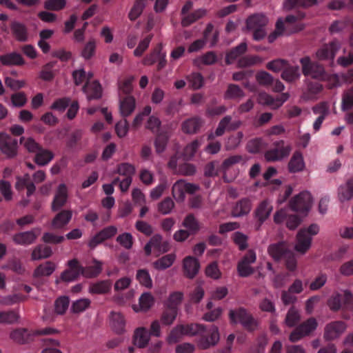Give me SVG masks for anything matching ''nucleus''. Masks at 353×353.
<instances>
[{"instance_id":"3","label":"nucleus","mask_w":353,"mask_h":353,"mask_svg":"<svg viewBox=\"0 0 353 353\" xmlns=\"http://www.w3.org/2000/svg\"><path fill=\"white\" fill-rule=\"evenodd\" d=\"M268 23L267 17L260 13L250 16L246 20V27L253 32L255 41L263 39L266 35L265 26Z\"/></svg>"},{"instance_id":"21","label":"nucleus","mask_w":353,"mask_h":353,"mask_svg":"<svg viewBox=\"0 0 353 353\" xmlns=\"http://www.w3.org/2000/svg\"><path fill=\"white\" fill-rule=\"evenodd\" d=\"M268 251L274 261H279L283 259L287 255V252L290 250L288 248L285 243L279 242L270 245Z\"/></svg>"},{"instance_id":"60","label":"nucleus","mask_w":353,"mask_h":353,"mask_svg":"<svg viewBox=\"0 0 353 353\" xmlns=\"http://www.w3.org/2000/svg\"><path fill=\"white\" fill-rule=\"evenodd\" d=\"M70 300L68 296L59 297L54 303L55 312L58 314H63L68 308Z\"/></svg>"},{"instance_id":"43","label":"nucleus","mask_w":353,"mask_h":353,"mask_svg":"<svg viewBox=\"0 0 353 353\" xmlns=\"http://www.w3.org/2000/svg\"><path fill=\"white\" fill-rule=\"evenodd\" d=\"M266 148V143L261 138H255L247 143V150L252 154H256L262 152Z\"/></svg>"},{"instance_id":"23","label":"nucleus","mask_w":353,"mask_h":353,"mask_svg":"<svg viewBox=\"0 0 353 353\" xmlns=\"http://www.w3.org/2000/svg\"><path fill=\"white\" fill-rule=\"evenodd\" d=\"M251 208V201L248 198H243L235 203L232 210V214L234 217H241L248 214Z\"/></svg>"},{"instance_id":"37","label":"nucleus","mask_w":353,"mask_h":353,"mask_svg":"<svg viewBox=\"0 0 353 353\" xmlns=\"http://www.w3.org/2000/svg\"><path fill=\"white\" fill-rule=\"evenodd\" d=\"M112 287V283L109 280L100 281L92 284L90 286L89 291L92 294H106L110 292Z\"/></svg>"},{"instance_id":"46","label":"nucleus","mask_w":353,"mask_h":353,"mask_svg":"<svg viewBox=\"0 0 353 353\" xmlns=\"http://www.w3.org/2000/svg\"><path fill=\"white\" fill-rule=\"evenodd\" d=\"M145 5L146 3L145 0H136L128 14L129 19L133 21L139 17L142 14Z\"/></svg>"},{"instance_id":"2","label":"nucleus","mask_w":353,"mask_h":353,"mask_svg":"<svg viewBox=\"0 0 353 353\" xmlns=\"http://www.w3.org/2000/svg\"><path fill=\"white\" fill-rule=\"evenodd\" d=\"M319 230L316 224H311L307 228H301L296 234L295 250L305 254L311 247L312 237L318 234Z\"/></svg>"},{"instance_id":"29","label":"nucleus","mask_w":353,"mask_h":353,"mask_svg":"<svg viewBox=\"0 0 353 353\" xmlns=\"http://www.w3.org/2000/svg\"><path fill=\"white\" fill-rule=\"evenodd\" d=\"M135 99L132 96H127L120 101L119 110L123 117L130 115L135 109Z\"/></svg>"},{"instance_id":"59","label":"nucleus","mask_w":353,"mask_h":353,"mask_svg":"<svg viewBox=\"0 0 353 353\" xmlns=\"http://www.w3.org/2000/svg\"><path fill=\"white\" fill-rule=\"evenodd\" d=\"M300 321V314L299 312L292 307L288 312L285 322L288 327L295 326Z\"/></svg>"},{"instance_id":"22","label":"nucleus","mask_w":353,"mask_h":353,"mask_svg":"<svg viewBox=\"0 0 353 353\" xmlns=\"http://www.w3.org/2000/svg\"><path fill=\"white\" fill-rule=\"evenodd\" d=\"M82 90L86 94L88 100L98 99L101 98L102 94L101 84L97 81L86 82Z\"/></svg>"},{"instance_id":"25","label":"nucleus","mask_w":353,"mask_h":353,"mask_svg":"<svg viewBox=\"0 0 353 353\" xmlns=\"http://www.w3.org/2000/svg\"><path fill=\"white\" fill-rule=\"evenodd\" d=\"M347 78L350 81H353V68L348 70ZM341 108L343 111L349 110L353 108V86L343 94Z\"/></svg>"},{"instance_id":"58","label":"nucleus","mask_w":353,"mask_h":353,"mask_svg":"<svg viewBox=\"0 0 353 353\" xmlns=\"http://www.w3.org/2000/svg\"><path fill=\"white\" fill-rule=\"evenodd\" d=\"M172 193L177 201H183L185 199L183 180H178L172 186Z\"/></svg>"},{"instance_id":"30","label":"nucleus","mask_w":353,"mask_h":353,"mask_svg":"<svg viewBox=\"0 0 353 353\" xmlns=\"http://www.w3.org/2000/svg\"><path fill=\"white\" fill-rule=\"evenodd\" d=\"M93 265L88 267H83L81 265L82 271L81 275L86 278H94L99 275L102 271V262L97 259L93 260Z\"/></svg>"},{"instance_id":"1","label":"nucleus","mask_w":353,"mask_h":353,"mask_svg":"<svg viewBox=\"0 0 353 353\" xmlns=\"http://www.w3.org/2000/svg\"><path fill=\"white\" fill-rule=\"evenodd\" d=\"M58 333V331L52 327H45L36 330H29L26 328H17L10 333V338L15 343L26 344L32 342L34 337L39 335H50Z\"/></svg>"},{"instance_id":"11","label":"nucleus","mask_w":353,"mask_h":353,"mask_svg":"<svg viewBox=\"0 0 353 353\" xmlns=\"http://www.w3.org/2000/svg\"><path fill=\"white\" fill-rule=\"evenodd\" d=\"M18 141L6 132H0V150L8 159L17 154Z\"/></svg>"},{"instance_id":"64","label":"nucleus","mask_w":353,"mask_h":353,"mask_svg":"<svg viewBox=\"0 0 353 353\" xmlns=\"http://www.w3.org/2000/svg\"><path fill=\"white\" fill-rule=\"evenodd\" d=\"M90 300L88 299H80L73 302L71 310L74 313H80L85 311L90 305Z\"/></svg>"},{"instance_id":"34","label":"nucleus","mask_w":353,"mask_h":353,"mask_svg":"<svg viewBox=\"0 0 353 353\" xmlns=\"http://www.w3.org/2000/svg\"><path fill=\"white\" fill-rule=\"evenodd\" d=\"M53 158L54 154L51 151L41 148L35 154L34 161L39 166H44L48 164Z\"/></svg>"},{"instance_id":"15","label":"nucleus","mask_w":353,"mask_h":353,"mask_svg":"<svg viewBox=\"0 0 353 353\" xmlns=\"http://www.w3.org/2000/svg\"><path fill=\"white\" fill-rule=\"evenodd\" d=\"M41 232L39 228H33L30 231L21 232L15 234L12 236V241L15 244L20 245H28L35 242Z\"/></svg>"},{"instance_id":"36","label":"nucleus","mask_w":353,"mask_h":353,"mask_svg":"<svg viewBox=\"0 0 353 353\" xmlns=\"http://www.w3.org/2000/svg\"><path fill=\"white\" fill-rule=\"evenodd\" d=\"M244 96V91L238 85L230 83L224 94V99L240 100Z\"/></svg>"},{"instance_id":"56","label":"nucleus","mask_w":353,"mask_h":353,"mask_svg":"<svg viewBox=\"0 0 353 353\" xmlns=\"http://www.w3.org/2000/svg\"><path fill=\"white\" fill-rule=\"evenodd\" d=\"M185 336H200L204 332L205 326L201 324L190 323L183 325Z\"/></svg>"},{"instance_id":"20","label":"nucleus","mask_w":353,"mask_h":353,"mask_svg":"<svg viewBox=\"0 0 353 353\" xmlns=\"http://www.w3.org/2000/svg\"><path fill=\"white\" fill-rule=\"evenodd\" d=\"M203 121L199 117H193L185 120L181 124V130L185 134H196L202 126Z\"/></svg>"},{"instance_id":"57","label":"nucleus","mask_w":353,"mask_h":353,"mask_svg":"<svg viewBox=\"0 0 353 353\" xmlns=\"http://www.w3.org/2000/svg\"><path fill=\"white\" fill-rule=\"evenodd\" d=\"M43 342L46 345V347L42 350L41 353H63L61 350L57 348L60 345V343L58 340L46 338L43 339Z\"/></svg>"},{"instance_id":"48","label":"nucleus","mask_w":353,"mask_h":353,"mask_svg":"<svg viewBox=\"0 0 353 353\" xmlns=\"http://www.w3.org/2000/svg\"><path fill=\"white\" fill-rule=\"evenodd\" d=\"M183 336H185L183 325H177L170 331L167 341L169 343H176Z\"/></svg>"},{"instance_id":"7","label":"nucleus","mask_w":353,"mask_h":353,"mask_svg":"<svg viewBox=\"0 0 353 353\" xmlns=\"http://www.w3.org/2000/svg\"><path fill=\"white\" fill-rule=\"evenodd\" d=\"M272 146V148L267 150L265 153L264 156L267 161H280L288 157L291 151L290 145H285L283 140L274 141Z\"/></svg>"},{"instance_id":"12","label":"nucleus","mask_w":353,"mask_h":353,"mask_svg":"<svg viewBox=\"0 0 353 353\" xmlns=\"http://www.w3.org/2000/svg\"><path fill=\"white\" fill-rule=\"evenodd\" d=\"M67 265L68 268L61 274L59 279L57 280V283L59 281L65 283L74 281L81 275V265L77 259L68 261Z\"/></svg>"},{"instance_id":"63","label":"nucleus","mask_w":353,"mask_h":353,"mask_svg":"<svg viewBox=\"0 0 353 353\" xmlns=\"http://www.w3.org/2000/svg\"><path fill=\"white\" fill-rule=\"evenodd\" d=\"M256 81L261 85L269 86L272 85L274 79L272 76L263 70L259 71L256 74Z\"/></svg>"},{"instance_id":"44","label":"nucleus","mask_w":353,"mask_h":353,"mask_svg":"<svg viewBox=\"0 0 353 353\" xmlns=\"http://www.w3.org/2000/svg\"><path fill=\"white\" fill-rule=\"evenodd\" d=\"M206 13V11L203 9H199L193 12L185 15L181 20V25L183 27H188L192 23L202 18Z\"/></svg>"},{"instance_id":"45","label":"nucleus","mask_w":353,"mask_h":353,"mask_svg":"<svg viewBox=\"0 0 353 353\" xmlns=\"http://www.w3.org/2000/svg\"><path fill=\"white\" fill-rule=\"evenodd\" d=\"M177 314L178 310L173 309L165 305V308L161 316V323L165 325H172L176 319Z\"/></svg>"},{"instance_id":"61","label":"nucleus","mask_w":353,"mask_h":353,"mask_svg":"<svg viewBox=\"0 0 353 353\" xmlns=\"http://www.w3.org/2000/svg\"><path fill=\"white\" fill-rule=\"evenodd\" d=\"M183 298V293L180 292H174L170 295L165 305L173 309L179 310L178 307L181 303Z\"/></svg>"},{"instance_id":"17","label":"nucleus","mask_w":353,"mask_h":353,"mask_svg":"<svg viewBox=\"0 0 353 353\" xmlns=\"http://www.w3.org/2000/svg\"><path fill=\"white\" fill-rule=\"evenodd\" d=\"M68 188L65 184L61 183L55 192L52 202L51 210L52 212H57L63 208L68 201Z\"/></svg>"},{"instance_id":"18","label":"nucleus","mask_w":353,"mask_h":353,"mask_svg":"<svg viewBox=\"0 0 353 353\" xmlns=\"http://www.w3.org/2000/svg\"><path fill=\"white\" fill-rule=\"evenodd\" d=\"M199 261L195 257L188 256L183 259V270L186 277L193 279L199 272Z\"/></svg>"},{"instance_id":"32","label":"nucleus","mask_w":353,"mask_h":353,"mask_svg":"<svg viewBox=\"0 0 353 353\" xmlns=\"http://www.w3.org/2000/svg\"><path fill=\"white\" fill-rule=\"evenodd\" d=\"M110 323L115 332L121 334L124 332L125 321L123 316L120 312H111Z\"/></svg>"},{"instance_id":"10","label":"nucleus","mask_w":353,"mask_h":353,"mask_svg":"<svg viewBox=\"0 0 353 353\" xmlns=\"http://www.w3.org/2000/svg\"><path fill=\"white\" fill-rule=\"evenodd\" d=\"M316 320L313 318H309L305 321L297 326L290 334L289 339L292 342H296L305 336L309 335L317 327Z\"/></svg>"},{"instance_id":"26","label":"nucleus","mask_w":353,"mask_h":353,"mask_svg":"<svg viewBox=\"0 0 353 353\" xmlns=\"http://www.w3.org/2000/svg\"><path fill=\"white\" fill-rule=\"evenodd\" d=\"M0 61L3 65H22L25 63L23 57L17 52L1 55Z\"/></svg>"},{"instance_id":"39","label":"nucleus","mask_w":353,"mask_h":353,"mask_svg":"<svg viewBox=\"0 0 353 353\" xmlns=\"http://www.w3.org/2000/svg\"><path fill=\"white\" fill-rule=\"evenodd\" d=\"M300 77L299 67L288 64L281 74V78L287 82H292Z\"/></svg>"},{"instance_id":"16","label":"nucleus","mask_w":353,"mask_h":353,"mask_svg":"<svg viewBox=\"0 0 353 353\" xmlns=\"http://www.w3.org/2000/svg\"><path fill=\"white\" fill-rule=\"evenodd\" d=\"M346 325L341 321H333L325 327L324 338L327 341H332L338 338L345 330Z\"/></svg>"},{"instance_id":"28","label":"nucleus","mask_w":353,"mask_h":353,"mask_svg":"<svg viewBox=\"0 0 353 353\" xmlns=\"http://www.w3.org/2000/svg\"><path fill=\"white\" fill-rule=\"evenodd\" d=\"M182 226L186 228L192 235H195L201 230V225L193 214H188L182 222Z\"/></svg>"},{"instance_id":"49","label":"nucleus","mask_w":353,"mask_h":353,"mask_svg":"<svg viewBox=\"0 0 353 353\" xmlns=\"http://www.w3.org/2000/svg\"><path fill=\"white\" fill-rule=\"evenodd\" d=\"M56 63L57 61H50L44 65L39 74L40 78L47 81H52L55 75L53 68H54Z\"/></svg>"},{"instance_id":"27","label":"nucleus","mask_w":353,"mask_h":353,"mask_svg":"<svg viewBox=\"0 0 353 353\" xmlns=\"http://www.w3.org/2000/svg\"><path fill=\"white\" fill-rule=\"evenodd\" d=\"M305 168V163L302 154L300 152H295L291 157L288 169L292 173H296L302 171Z\"/></svg>"},{"instance_id":"42","label":"nucleus","mask_w":353,"mask_h":353,"mask_svg":"<svg viewBox=\"0 0 353 353\" xmlns=\"http://www.w3.org/2000/svg\"><path fill=\"white\" fill-rule=\"evenodd\" d=\"M55 264L52 261H46L39 265L34 270V275L35 276H50L55 270Z\"/></svg>"},{"instance_id":"50","label":"nucleus","mask_w":353,"mask_h":353,"mask_svg":"<svg viewBox=\"0 0 353 353\" xmlns=\"http://www.w3.org/2000/svg\"><path fill=\"white\" fill-rule=\"evenodd\" d=\"M116 173L124 176L125 178H132L135 173V168L129 163H121L117 165Z\"/></svg>"},{"instance_id":"55","label":"nucleus","mask_w":353,"mask_h":353,"mask_svg":"<svg viewBox=\"0 0 353 353\" xmlns=\"http://www.w3.org/2000/svg\"><path fill=\"white\" fill-rule=\"evenodd\" d=\"M168 141V136L165 132L159 133L154 140V147L158 154L163 152Z\"/></svg>"},{"instance_id":"40","label":"nucleus","mask_w":353,"mask_h":353,"mask_svg":"<svg viewBox=\"0 0 353 353\" xmlns=\"http://www.w3.org/2000/svg\"><path fill=\"white\" fill-rule=\"evenodd\" d=\"M52 254V251L50 247L43 245H39L33 250L31 257L34 261L40 260L50 257Z\"/></svg>"},{"instance_id":"24","label":"nucleus","mask_w":353,"mask_h":353,"mask_svg":"<svg viewBox=\"0 0 353 353\" xmlns=\"http://www.w3.org/2000/svg\"><path fill=\"white\" fill-rule=\"evenodd\" d=\"M72 216L71 210H63L55 215L52 221V226L55 229H61L70 222Z\"/></svg>"},{"instance_id":"33","label":"nucleus","mask_w":353,"mask_h":353,"mask_svg":"<svg viewBox=\"0 0 353 353\" xmlns=\"http://www.w3.org/2000/svg\"><path fill=\"white\" fill-rule=\"evenodd\" d=\"M247 50V44L244 42L241 43L237 46L232 48L226 53L225 63L230 65L233 63L238 57L244 54Z\"/></svg>"},{"instance_id":"19","label":"nucleus","mask_w":353,"mask_h":353,"mask_svg":"<svg viewBox=\"0 0 353 353\" xmlns=\"http://www.w3.org/2000/svg\"><path fill=\"white\" fill-rule=\"evenodd\" d=\"M10 30L13 37L19 42H26L28 40V28L23 23L14 21L10 24Z\"/></svg>"},{"instance_id":"13","label":"nucleus","mask_w":353,"mask_h":353,"mask_svg":"<svg viewBox=\"0 0 353 353\" xmlns=\"http://www.w3.org/2000/svg\"><path fill=\"white\" fill-rule=\"evenodd\" d=\"M341 48V43L334 39L329 43L323 45L316 52L319 60H333L336 54Z\"/></svg>"},{"instance_id":"53","label":"nucleus","mask_w":353,"mask_h":353,"mask_svg":"<svg viewBox=\"0 0 353 353\" xmlns=\"http://www.w3.org/2000/svg\"><path fill=\"white\" fill-rule=\"evenodd\" d=\"M20 143L23 145L24 148L31 153H37L42 148L36 141L32 137L26 139L22 137L20 138Z\"/></svg>"},{"instance_id":"8","label":"nucleus","mask_w":353,"mask_h":353,"mask_svg":"<svg viewBox=\"0 0 353 353\" xmlns=\"http://www.w3.org/2000/svg\"><path fill=\"white\" fill-rule=\"evenodd\" d=\"M312 202L311 194L307 191H303L291 199L290 207L294 212L307 214L311 208Z\"/></svg>"},{"instance_id":"35","label":"nucleus","mask_w":353,"mask_h":353,"mask_svg":"<svg viewBox=\"0 0 353 353\" xmlns=\"http://www.w3.org/2000/svg\"><path fill=\"white\" fill-rule=\"evenodd\" d=\"M175 260V254H168L155 261L153 263V267L158 270H164L172 266Z\"/></svg>"},{"instance_id":"31","label":"nucleus","mask_w":353,"mask_h":353,"mask_svg":"<svg viewBox=\"0 0 353 353\" xmlns=\"http://www.w3.org/2000/svg\"><path fill=\"white\" fill-rule=\"evenodd\" d=\"M150 334L145 327L137 328L134 335V344L140 348L145 347L149 342Z\"/></svg>"},{"instance_id":"4","label":"nucleus","mask_w":353,"mask_h":353,"mask_svg":"<svg viewBox=\"0 0 353 353\" xmlns=\"http://www.w3.org/2000/svg\"><path fill=\"white\" fill-rule=\"evenodd\" d=\"M229 316L232 323H240L249 332H252L256 328V321L243 307L230 310Z\"/></svg>"},{"instance_id":"5","label":"nucleus","mask_w":353,"mask_h":353,"mask_svg":"<svg viewBox=\"0 0 353 353\" xmlns=\"http://www.w3.org/2000/svg\"><path fill=\"white\" fill-rule=\"evenodd\" d=\"M300 63L302 66V72L305 77H310L312 79L323 80L326 78V74L323 66L316 62H312L309 57L301 59Z\"/></svg>"},{"instance_id":"54","label":"nucleus","mask_w":353,"mask_h":353,"mask_svg":"<svg viewBox=\"0 0 353 353\" xmlns=\"http://www.w3.org/2000/svg\"><path fill=\"white\" fill-rule=\"evenodd\" d=\"M162 50V45L160 43L148 54L143 60V64L146 65H150L157 61L158 59L161 57Z\"/></svg>"},{"instance_id":"41","label":"nucleus","mask_w":353,"mask_h":353,"mask_svg":"<svg viewBox=\"0 0 353 353\" xmlns=\"http://www.w3.org/2000/svg\"><path fill=\"white\" fill-rule=\"evenodd\" d=\"M232 121V117L230 115L225 116L219 123L218 127L216 128L214 134L211 133L208 135V139L212 140L214 137L222 136L225 130H228V125Z\"/></svg>"},{"instance_id":"47","label":"nucleus","mask_w":353,"mask_h":353,"mask_svg":"<svg viewBox=\"0 0 353 353\" xmlns=\"http://www.w3.org/2000/svg\"><path fill=\"white\" fill-rule=\"evenodd\" d=\"M136 279L141 285L149 289L152 288V281L150 275V273L147 270H138L136 274Z\"/></svg>"},{"instance_id":"38","label":"nucleus","mask_w":353,"mask_h":353,"mask_svg":"<svg viewBox=\"0 0 353 353\" xmlns=\"http://www.w3.org/2000/svg\"><path fill=\"white\" fill-rule=\"evenodd\" d=\"M339 196L341 201L350 200L353 197V179L347 180L345 184L339 187Z\"/></svg>"},{"instance_id":"14","label":"nucleus","mask_w":353,"mask_h":353,"mask_svg":"<svg viewBox=\"0 0 353 353\" xmlns=\"http://www.w3.org/2000/svg\"><path fill=\"white\" fill-rule=\"evenodd\" d=\"M273 207L267 200L261 201L254 212V215L256 219V229L259 230L263 223L269 218Z\"/></svg>"},{"instance_id":"6","label":"nucleus","mask_w":353,"mask_h":353,"mask_svg":"<svg viewBox=\"0 0 353 353\" xmlns=\"http://www.w3.org/2000/svg\"><path fill=\"white\" fill-rule=\"evenodd\" d=\"M327 305L334 312L341 308L353 310V296L348 291H345L343 294H334L328 299Z\"/></svg>"},{"instance_id":"9","label":"nucleus","mask_w":353,"mask_h":353,"mask_svg":"<svg viewBox=\"0 0 353 353\" xmlns=\"http://www.w3.org/2000/svg\"><path fill=\"white\" fill-rule=\"evenodd\" d=\"M220 339L218 327L212 325L209 330L205 327L204 332L201 334L198 341V347L202 350H207L216 345Z\"/></svg>"},{"instance_id":"62","label":"nucleus","mask_w":353,"mask_h":353,"mask_svg":"<svg viewBox=\"0 0 353 353\" xmlns=\"http://www.w3.org/2000/svg\"><path fill=\"white\" fill-rule=\"evenodd\" d=\"M154 303V299L150 292H145L139 298V305L143 311L148 310Z\"/></svg>"},{"instance_id":"51","label":"nucleus","mask_w":353,"mask_h":353,"mask_svg":"<svg viewBox=\"0 0 353 353\" xmlns=\"http://www.w3.org/2000/svg\"><path fill=\"white\" fill-rule=\"evenodd\" d=\"M262 59L261 57L256 55L244 56L241 57L237 63L239 68H246L250 67L257 63H261Z\"/></svg>"},{"instance_id":"52","label":"nucleus","mask_w":353,"mask_h":353,"mask_svg":"<svg viewBox=\"0 0 353 353\" xmlns=\"http://www.w3.org/2000/svg\"><path fill=\"white\" fill-rule=\"evenodd\" d=\"M67 3V0H46L43 8L46 10L59 11L63 10Z\"/></svg>"}]
</instances>
